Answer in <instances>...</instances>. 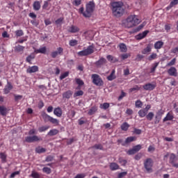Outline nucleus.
Listing matches in <instances>:
<instances>
[{
    "label": "nucleus",
    "instance_id": "38",
    "mask_svg": "<svg viewBox=\"0 0 178 178\" xmlns=\"http://www.w3.org/2000/svg\"><path fill=\"white\" fill-rule=\"evenodd\" d=\"M84 95V92L83 90H78L74 93V98H77V97H81Z\"/></svg>",
    "mask_w": 178,
    "mask_h": 178
},
{
    "label": "nucleus",
    "instance_id": "6",
    "mask_svg": "<svg viewBox=\"0 0 178 178\" xmlns=\"http://www.w3.org/2000/svg\"><path fill=\"white\" fill-rule=\"evenodd\" d=\"M42 118L45 123H47V122H50V123L55 124V126H59V120L51 117L49 115L47 114V113H43L42 114Z\"/></svg>",
    "mask_w": 178,
    "mask_h": 178
},
{
    "label": "nucleus",
    "instance_id": "28",
    "mask_svg": "<svg viewBox=\"0 0 178 178\" xmlns=\"http://www.w3.org/2000/svg\"><path fill=\"white\" fill-rule=\"evenodd\" d=\"M35 54H47V47H43L42 48H40L39 49H35L34 51Z\"/></svg>",
    "mask_w": 178,
    "mask_h": 178
},
{
    "label": "nucleus",
    "instance_id": "31",
    "mask_svg": "<svg viewBox=\"0 0 178 178\" xmlns=\"http://www.w3.org/2000/svg\"><path fill=\"white\" fill-rule=\"evenodd\" d=\"M140 90L141 87L138 85H136L134 87L129 90V92H137V91H140Z\"/></svg>",
    "mask_w": 178,
    "mask_h": 178
},
{
    "label": "nucleus",
    "instance_id": "2",
    "mask_svg": "<svg viewBox=\"0 0 178 178\" xmlns=\"http://www.w3.org/2000/svg\"><path fill=\"white\" fill-rule=\"evenodd\" d=\"M141 23V20L138 19V16L134 15H129L125 22L124 25L127 29H131V27H134V26H137Z\"/></svg>",
    "mask_w": 178,
    "mask_h": 178
},
{
    "label": "nucleus",
    "instance_id": "13",
    "mask_svg": "<svg viewBox=\"0 0 178 178\" xmlns=\"http://www.w3.org/2000/svg\"><path fill=\"white\" fill-rule=\"evenodd\" d=\"M39 68L38 66L37 65H33L31 67H29L26 70V73H29L30 74H31V73H37V72H38Z\"/></svg>",
    "mask_w": 178,
    "mask_h": 178
},
{
    "label": "nucleus",
    "instance_id": "34",
    "mask_svg": "<svg viewBox=\"0 0 178 178\" xmlns=\"http://www.w3.org/2000/svg\"><path fill=\"white\" fill-rule=\"evenodd\" d=\"M24 46H22L20 44H18L17 46L15 47V51L16 52H22V54H23V52L24 51Z\"/></svg>",
    "mask_w": 178,
    "mask_h": 178
},
{
    "label": "nucleus",
    "instance_id": "40",
    "mask_svg": "<svg viewBox=\"0 0 178 178\" xmlns=\"http://www.w3.org/2000/svg\"><path fill=\"white\" fill-rule=\"evenodd\" d=\"M106 58L109 62H118L119 60L118 58H115L112 55H108Z\"/></svg>",
    "mask_w": 178,
    "mask_h": 178
},
{
    "label": "nucleus",
    "instance_id": "16",
    "mask_svg": "<svg viewBox=\"0 0 178 178\" xmlns=\"http://www.w3.org/2000/svg\"><path fill=\"white\" fill-rule=\"evenodd\" d=\"M173 119H175V116H173V112L169 111L166 116L163 118V122L173 120Z\"/></svg>",
    "mask_w": 178,
    "mask_h": 178
},
{
    "label": "nucleus",
    "instance_id": "22",
    "mask_svg": "<svg viewBox=\"0 0 178 178\" xmlns=\"http://www.w3.org/2000/svg\"><path fill=\"white\" fill-rule=\"evenodd\" d=\"M0 115L6 116L8 115V108L5 106H0Z\"/></svg>",
    "mask_w": 178,
    "mask_h": 178
},
{
    "label": "nucleus",
    "instance_id": "37",
    "mask_svg": "<svg viewBox=\"0 0 178 178\" xmlns=\"http://www.w3.org/2000/svg\"><path fill=\"white\" fill-rule=\"evenodd\" d=\"M110 169L111 170H118L119 169V165L116 163H111L110 164Z\"/></svg>",
    "mask_w": 178,
    "mask_h": 178
},
{
    "label": "nucleus",
    "instance_id": "41",
    "mask_svg": "<svg viewBox=\"0 0 178 178\" xmlns=\"http://www.w3.org/2000/svg\"><path fill=\"white\" fill-rule=\"evenodd\" d=\"M42 172L43 173H46V175H51V173L52 172V170H51L50 168L44 167L42 168Z\"/></svg>",
    "mask_w": 178,
    "mask_h": 178
},
{
    "label": "nucleus",
    "instance_id": "45",
    "mask_svg": "<svg viewBox=\"0 0 178 178\" xmlns=\"http://www.w3.org/2000/svg\"><path fill=\"white\" fill-rule=\"evenodd\" d=\"M92 148H94L95 149H104V147L101 144H95L94 146L92 147Z\"/></svg>",
    "mask_w": 178,
    "mask_h": 178
},
{
    "label": "nucleus",
    "instance_id": "52",
    "mask_svg": "<svg viewBox=\"0 0 178 178\" xmlns=\"http://www.w3.org/2000/svg\"><path fill=\"white\" fill-rule=\"evenodd\" d=\"M69 76V72H65L60 76V80H63V79H66Z\"/></svg>",
    "mask_w": 178,
    "mask_h": 178
},
{
    "label": "nucleus",
    "instance_id": "50",
    "mask_svg": "<svg viewBox=\"0 0 178 178\" xmlns=\"http://www.w3.org/2000/svg\"><path fill=\"white\" fill-rule=\"evenodd\" d=\"M159 65V63H155L154 64V66L151 68L150 73H154Z\"/></svg>",
    "mask_w": 178,
    "mask_h": 178
},
{
    "label": "nucleus",
    "instance_id": "60",
    "mask_svg": "<svg viewBox=\"0 0 178 178\" xmlns=\"http://www.w3.org/2000/svg\"><path fill=\"white\" fill-rule=\"evenodd\" d=\"M33 178H40V174L38 172H33L31 175Z\"/></svg>",
    "mask_w": 178,
    "mask_h": 178
},
{
    "label": "nucleus",
    "instance_id": "18",
    "mask_svg": "<svg viewBox=\"0 0 178 178\" xmlns=\"http://www.w3.org/2000/svg\"><path fill=\"white\" fill-rule=\"evenodd\" d=\"M105 63H106V59L102 57L99 60L95 63V65L97 67H101V66H103Z\"/></svg>",
    "mask_w": 178,
    "mask_h": 178
},
{
    "label": "nucleus",
    "instance_id": "3",
    "mask_svg": "<svg viewBox=\"0 0 178 178\" xmlns=\"http://www.w3.org/2000/svg\"><path fill=\"white\" fill-rule=\"evenodd\" d=\"M95 47L94 44L89 45L86 49L78 52L79 56H88V55H92L93 52H95Z\"/></svg>",
    "mask_w": 178,
    "mask_h": 178
},
{
    "label": "nucleus",
    "instance_id": "7",
    "mask_svg": "<svg viewBox=\"0 0 178 178\" xmlns=\"http://www.w3.org/2000/svg\"><path fill=\"white\" fill-rule=\"evenodd\" d=\"M91 79L95 86H97V87H102V86H104V81L102 80V78L99 76V75L93 74L91 76Z\"/></svg>",
    "mask_w": 178,
    "mask_h": 178
},
{
    "label": "nucleus",
    "instance_id": "56",
    "mask_svg": "<svg viewBox=\"0 0 178 178\" xmlns=\"http://www.w3.org/2000/svg\"><path fill=\"white\" fill-rule=\"evenodd\" d=\"M72 5H74V6H79V5H81V0H74Z\"/></svg>",
    "mask_w": 178,
    "mask_h": 178
},
{
    "label": "nucleus",
    "instance_id": "30",
    "mask_svg": "<svg viewBox=\"0 0 178 178\" xmlns=\"http://www.w3.org/2000/svg\"><path fill=\"white\" fill-rule=\"evenodd\" d=\"M33 6L35 10H40V9H41V3H40V1H36L33 3Z\"/></svg>",
    "mask_w": 178,
    "mask_h": 178
},
{
    "label": "nucleus",
    "instance_id": "39",
    "mask_svg": "<svg viewBox=\"0 0 178 178\" xmlns=\"http://www.w3.org/2000/svg\"><path fill=\"white\" fill-rule=\"evenodd\" d=\"M59 133V131L56 129H51L49 131L48 136H56Z\"/></svg>",
    "mask_w": 178,
    "mask_h": 178
},
{
    "label": "nucleus",
    "instance_id": "58",
    "mask_svg": "<svg viewBox=\"0 0 178 178\" xmlns=\"http://www.w3.org/2000/svg\"><path fill=\"white\" fill-rule=\"evenodd\" d=\"M174 65H176V58H173L171 61H170L167 66H174Z\"/></svg>",
    "mask_w": 178,
    "mask_h": 178
},
{
    "label": "nucleus",
    "instance_id": "43",
    "mask_svg": "<svg viewBox=\"0 0 178 178\" xmlns=\"http://www.w3.org/2000/svg\"><path fill=\"white\" fill-rule=\"evenodd\" d=\"M48 129H49V126H42V127H39L38 131L40 133H42L44 131H47V130H48Z\"/></svg>",
    "mask_w": 178,
    "mask_h": 178
},
{
    "label": "nucleus",
    "instance_id": "29",
    "mask_svg": "<svg viewBox=\"0 0 178 178\" xmlns=\"http://www.w3.org/2000/svg\"><path fill=\"white\" fill-rule=\"evenodd\" d=\"M147 113H148L147 112V110H144V108L143 109H140L138 112L139 118H145V116H147Z\"/></svg>",
    "mask_w": 178,
    "mask_h": 178
},
{
    "label": "nucleus",
    "instance_id": "15",
    "mask_svg": "<svg viewBox=\"0 0 178 178\" xmlns=\"http://www.w3.org/2000/svg\"><path fill=\"white\" fill-rule=\"evenodd\" d=\"M168 73L169 76H173L174 77H177V70L175 67H171L168 70Z\"/></svg>",
    "mask_w": 178,
    "mask_h": 178
},
{
    "label": "nucleus",
    "instance_id": "17",
    "mask_svg": "<svg viewBox=\"0 0 178 178\" xmlns=\"http://www.w3.org/2000/svg\"><path fill=\"white\" fill-rule=\"evenodd\" d=\"M13 89V86H12V83L10 82H8L7 85L5 86L3 89L4 94H9L10 92V90Z\"/></svg>",
    "mask_w": 178,
    "mask_h": 178
},
{
    "label": "nucleus",
    "instance_id": "21",
    "mask_svg": "<svg viewBox=\"0 0 178 178\" xmlns=\"http://www.w3.org/2000/svg\"><path fill=\"white\" fill-rule=\"evenodd\" d=\"M62 108L60 107H57L54 110V114L57 116V118H60L62 116Z\"/></svg>",
    "mask_w": 178,
    "mask_h": 178
},
{
    "label": "nucleus",
    "instance_id": "47",
    "mask_svg": "<svg viewBox=\"0 0 178 178\" xmlns=\"http://www.w3.org/2000/svg\"><path fill=\"white\" fill-rule=\"evenodd\" d=\"M146 118L147 120H152V119H154V113L149 112L147 115H146Z\"/></svg>",
    "mask_w": 178,
    "mask_h": 178
},
{
    "label": "nucleus",
    "instance_id": "51",
    "mask_svg": "<svg viewBox=\"0 0 178 178\" xmlns=\"http://www.w3.org/2000/svg\"><path fill=\"white\" fill-rule=\"evenodd\" d=\"M126 95H127V93L124 92V91L121 90V94L118 97V101H122V99H123V98H124V97H126Z\"/></svg>",
    "mask_w": 178,
    "mask_h": 178
},
{
    "label": "nucleus",
    "instance_id": "10",
    "mask_svg": "<svg viewBox=\"0 0 178 178\" xmlns=\"http://www.w3.org/2000/svg\"><path fill=\"white\" fill-rule=\"evenodd\" d=\"M152 47H154L152 43L147 44L146 47L141 51V54H143V55H149L151 51H152Z\"/></svg>",
    "mask_w": 178,
    "mask_h": 178
},
{
    "label": "nucleus",
    "instance_id": "35",
    "mask_svg": "<svg viewBox=\"0 0 178 178\" xmlns=\"http://www.w3.org/2000/svg\"><path fill=\"white\" fill-rule=\"evenodd\" d=\"M119 47L121 52H127V47L124 43H120Z\"/></svg>",
    "mask_w": 178,
    "mask_h": 178
},
{
    "label": "nucleus",
    "instance_id": "54",
    "mask_svg": "<svg viewBox=\"0 0 178 178\" xmlns=\"http://www.w3.org/2000/svg\"><path fill=\"white\" fill-rule=\"evenodd\" d=\"M24 34V33H23L22 30H17L15 31V35L17 37H22V35H23Z\"/></svg>",
    "mask_w": 178,
    "mask_h": 178
},
{
    "label": "nucleus",
    "instance_id": "42",
    "mask_svg": "<svg viewBox=\"0 0 178 178\" xmlns=\"http://www.w3.org/2000/svg\"><path fill=\"white\" fill-rule=\"evenodd\" d=\"M109 106H110L109 103H104L100 104L99 108L100 109H104V111H106V109H108Z\"/></svg>",
    "mask_w": 178,
    "mask_h": 178
},
{
    "label": "nucleus",
    "instance_id": "46",
    "mask_svg": "<svg viewBox=\"0 0 178 178\" xmlns=\"http://www.w3.org/2000/svg\"><path fill=\"white\" fill-rule=\"evenodd\" d=\"M135 106L136 108H143V102L141 100H137L135 102Z\"/></svg>",
    "mask_w": 178,
    "mask_h": 178
},
{
    "label": "nucleus",
    "instance_id": "1",
    "mask_svg": "<svg viewBox=\"0 0 178 178\" xmlns=\"http://www.w3.org/2000/svg\"><path fill=\"white\" fill-rule=\"evenodd\" d=\"M111 9L113 15L115 17H120L124 13V8H123V2L114 1L111 3Z\"/></svg>",
    "mask_w": 178,
    "mask_h": 178
},
{
    "label": "nucleus",
    "instance_id": "26",
    "mask_svg": "<svg viewBox=\"0 0 178 178\" xmlns=\"http://www.w3.org/2000/svg\"><path fill=\"white\" fill-rule=\"evenodd\" d=\"M163 42L159 40L154 43L155 49H161L163 47Z\"/></svg>",
    "mask_w": 178,
    "mask_h": 178
},
{
    "label": "nucleus",
    "instance_id": "57",
    "mask_svg": "<svg viewBox=\"0 0 178 178\" xmlns=\"http://www.w3.org/2000/svg\"><path fill=\"white\" fill-rule=\"evenodd\" d=\"M54 161V156H47L45 159V162H52Z\"/></svg>",
    "mask_w": 178,
    "mask_h": 178
},
{
    "label": "nucleus",
    "instance_id": "27",
    "mask_svg": "<svg viewBox=\"0 0 178 178\" xmlns=\"http://www.w3.org/2000/svg\"><path fill=\"white\" fill-rule=\"evenodd\" d=\"M98 111V107L94 106L92 107H91L88 112V114L91 116L92 115H94V113H95L97 111Z\"/></svg>",
    "mask_w": 178,
    "mask_h": 178
},
{
    "label": "nucleus",
    "instance_id": "36",
    "mask_svg": "<svg viewBox=\"0 0 178 178\" xmlns=\"http://www.w3.org/2000/svg\"><path fill=\"white\" fill-rule=\"evenodd\" d=\"M115 79H116V76L115 75V70H113L111 74L107 76V80H108V81H112L113 80H115Z\"/></svg>",
    "mask_w": 178,
    "mask_h": 178
},
{
    "label": "nucleus",
    "instance_id": "63",
    "mask_svg": "<svg viewBox=\"0 0 178 178\" xmlns=\"http://www.w3.org/2000/svg\"><path fill=\"white\" fill-rule=\"evenodd\" d=\"M129 56H130L129 54H124L121 55V58L122 60H124V59H127V58H129Z\"/></svg>",
    "mask_w": 178,
    "mask_h": 178
},
{
    "label": "nucleus",
    "instance_id": "24",
    "mask_svg": "<svg viewBox=\"0 0 178 178\" xmlns=\"http://www.w3.org/2000/svg\"><path fill=\"white\" fill-rule=\"evenodd\" d=\"M35 59V54L34 53L31 54L29 56H28L26 58V62L29 63V65H31V60Z\"/></svg>",
    "mask_w": 178,
    "mask_h": 178
},
{
    "label": "nucleus",
    "instance_id": "4",
    "mask_svg": "<svg viewBox=\"0 0 178 178\" xmlns=\"http://www.w3.org/2000/svg\"><path fill=\"white\" fill-rule=\"evenodd\" d=\"M94 8H95V3L94 1H90L86 5V11L83 13L84 17H91V13L94 12Z\"/></svg>",
    "mask_w": 178,
    "mask_h": 178
},
{
    "label": "nucleus",
    "instance_id": "53",
    "mask_svg": "<svg viewBox=\"0 0 178 178\" xmlns=\"http://www.w3.org/2000/svg\"><path fill=\"white\" fill-rule=\"evenodd\" d=\"M175 161H176V155H175L174 154H172L170 156V162L172 164Z\"/></svg>",
    "mask_w": 178,
    "mask_h": 178
},
{
    "label": "nucleus",
    "instance_id": "62",
    "mask_svg": "<svg viewBox=\"0 0 178 178\" xmlns=\"http://www.w3.org/2000/svg\"><path fill=\"white\" fill-rule=\"evenodd\" d=\"M127 175V172H122L118 174V178H123Z\"/></svg>",
    "mask_w": 178,
    "mask_h": 178
},
{
    "label": "nucleus",
    "instance_id": "14",
    "mask_svg": "<svg viewBox=\"0 0 178 178\" xmlns=\"http://www.w3.org/2000/svg\"><path fill=\"white\" fill-rule=\"evenodd\" d=\"M80 31V28L76 25H72L68 29V32L72 33V34H75L76 33H79Z\"/></svg>",
    "mask_w": 178,
    "mask_h": 178
},
{
    "label": "nucleus",
    "instance_id": "61",
    "mask_svg": "<svg viewBox=\"0 0 178 178\" xmlns=\"http://www.w3.org/2000/svg\"><path fill=\"white\" fill-rule=\"evenodd\" d=\"M133 149L137 153V152H138V151H140V149H141V145H137L134 146L133 147Z\"/></svg>",
    "mask_w": 178,
    "mask_h": 178
},
{
    "label": "nucleus",
    "instance_id": "9",
    "mask_svg": "<svg viewBox=\"0 0 178 178\" xmlns=\"http://www.w3.org/2000/svg\"><path fill=\"white\" fill-rule=\"evenodd\" d=\"M42 140L41 138L37 136L36 135H33L32 136H26L25 138L26 143H36L37 141H41Z\"/></svg>",
    "mask_w": 178,
    "mask_h": 178
},
{
    "label": "nucleus",
    "instance_id": "12",
    "mask_svg": "<svg viewBox=\"0 0 178 178\" xmlns=\"http://www.w3.org/2000/svg\"><path fill=\"white\" fill-rule=\"evenodd\" d=\"M165 113V111H163V109H160L159 110L155 115V123H159V122H161V119H162V115Z\"/></svg>",
    "mask_w": 178,
    "mask_h": 178
},
{
    "label": "nucleus",
    "instance_id": "20",
    "mask_svg": "<svg viewBox=\"0 0 178 178\" xmlns=\"http://www.w3.org/2000/svg\"><path fill=\"white\" fill-rule=\"evenodd\" d=\"M75 81L76 84H78V86L76 87V90H81V86H84V81L81 80L80 78H76Z\"/></svg>",
    "mask_w": 178,
    "mask_h": 178
},
{
    "label": "nucleus",
    "instance_id": "64",
    "mask_svg": "<svg viewBox=\"0 0 178 178\" xmlns=\"http://www.w3.org/2000/svg\"><path fill=\"white\" fill-rule=\"evenodd\" d=\"M86 177V174L81 173V174H77L74 178H84Z\"/></svg>",
    "mask_w": 178,
    "mask_h": 178
},
{
    "label": "nucleus",
    "instance_id": "5",
    "mask_svg": "<svg viewBox=\"0 0 178 178\" xmlns=\"http://www.w3.org/2000/svg\"><path fill=\"white\" fill-rule=\"evenodd\" d=\"M143 165L147 173H152V167L154 166V161L152 159H146L143 162Z\"/></svg>",
    "mask_w": 178,
    "mask_h": 178
},
{
    "label": "nucleus",
    "instance_id": "25",
    "mask_svg": "<svg viewBox=\"0 0 178 178\" xmlns=\"http://www.w3.org/2000/svg\"><path fill=\"white\" fill-rule=\"evenodd\" d=\"M136 137L134 136H129L126 138L125 142L124 143H122V145L124 147L126 144H129V143H133V141H135Z\"/></svg>",
    "mask_w": 178,
    "mask_h": 178
},
{
    "label": "nucleus",
    "instance_id": "49",
    "mask_svg": "<svg viewBox=\"0 0 178 178\" xmlns=\"http://www.w3.org/2000/svg\"><path fill=\"white\" fill-rule=\"evenodd\" d=\"M119 163H120V165H122V166H126V165L127 163V160L120 158Z\"/></svg>",
    "mask_w": 178,
    "mask_h": 178
},
{
    "label": "nucleus",
    "instance_id": "8",
    "mask_svg": "<svg viewBox=\"0 0 178 178\" xmlns=\"http://www.w3.org/2000/svg\"><path fill=\"white\" fill-rule=\"evenodd\" d=\"M50 55L53 59L58 58V56H62V55H63V48L58 47L57 50L53 51Z\"/></svg>",
    "mask_w": 178,
    "mask_h": 178
},
{
    "label": "nucleus",
    "instance_id": "59",
    "mask_svg": "<svg viewBox=\"0 0 178 178\" xmlns=\"http://www.w3.org/2000/svg\"><path fill=\"white\" fill-rule=\"evenodd\" d=\"M127 154L128 155H134V154H137V153L136 150L134 148H132L128 150Z\"/></svg>",
    "mask_w": 178,
    "mask_h": 178
},
{
    "label": "nucleus",
    "instance_id": "19",
    "mask_svg": "<svg viewBox=\"0 0 178 178\" xmlns=\"http://www.w3.org/2000/svg\"><path fill=\"white\" fill-rule=\"evenodd\" d=\"M72 95H73V91L68 90L63 93V98L66 99H70Z\"/></svg>",
    "mask_w": 178,
    "mask_h": 178
},
{
    "label": "nucleus",
    "instance_id": "33",
    "mask_svg": "<svg viewBox=\"0 0 178 178\" xmlns=\"http://www.w3.org/2000/svg\"><path fill=\"white\" fill-rule=\"evenodd\" d=\"M129 127H130V124H129L127 122H124L121 125V129L123 131H127L129 130Z\"/></svg>",
    "mask_w": 178,
    "mask_h": 178
},
{
    "label": "nucleus",
    "instance_id": "32",
    "mask_svg": "<svg viewBox=\"0 0 178 178\" xmlns=\"http://www.w3.org/2000/svg\"><path fill=\"white\" fill-rule=\"evenodd\" d=\"M47 152V149L41 147H38L35 148L36 154H44V152Z\"/></svg>",
    "mask_w": 178,
    "mask_h": 178
},
{
    "label": "nucleus",
    "instance_id": "11",
    "mask_svg": "<svg viewBox=\"0 0 178 178\" xmlns=\"http://www.w3.org/2000/svg\"><path fill=\"white\" fill-rule=\"evenodd\" d=\"M156 88V83H146L143 86V88H144L146 91H153V90H155Z\"/></svg>",
    "mask_w": 178,
    "mask_h": 178
},
{
    "label": "nucleus",
    "instance_id": "23",
    "mask_svg": "<svg viewBox=\"0 0 178 178\" xmlns=\"http://www.w3.org/2000/svg\"><path fill=\"white\" fill-rule=\"evenodd\" d=\"M148 33H149V31H145L142 33H139L136 36V39L137 40H143V38H145V37H147V35L148 34Z\"/></svg>",
    "mask_w": 178,
    "mask_h": 178
},
{
    "label": "nucleus",
    "instance_id": "48",
    "mask_svg": "<svg viewBox=\"0 0 178 178\" xmlns=\"http://www.w3.org/2000/svg\"><path fill=\"white\" fill-rule=\"evenodd\" d=\"M158 55L156 53H152L149 57H148V60H154V59H156V57Z\"/></svg>",
    "mask_w": 178,
    "mask_h": 178
},
{
    "label": "nucleus",
    "instance_id": "55",
    "mask_svg": "<svg viewBox=\"0 0 178 178\" xmlns=\"http://www.w3.org/2000/svg\"><path fill=\"white\" fill-rule=\"evenodd\" d=\"M0 158L2 162H6V154L5 153H0Z\"/></svg>",
    "mask_w": 178,
    "mask_h": 178
},
{
    "label": "nucleus",
    "instance_id": "44",
    "mask_svg": "<svg viewBox=\"0 0 178 178\" xmlns=\"http://www.w3.org/2000/svg\"><path fill=\"white\" fill-rule=\"evenodd\" d=\"M79 44V41L77 40H70L69 45L70 47H76Z\"/></svg>",
    "mask_w": 178,
    "mask_h": 178
}]
</instances>
